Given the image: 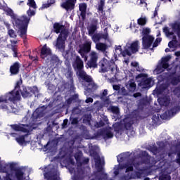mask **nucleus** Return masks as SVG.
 <instances>
[{"instance_id": "obj_30", "label": "nucleus", "mask_w": 180, "mask_h": 180, "mask_svg": "<svg viewBox=\"0 0 180 180\" xmlns=\"http://www.w3.org/2000/svg\"><path fill=\"white\" fill-rule=\"evenodd\" d=\"M25 137H27V134L20 136L19 137L15 138V141L20 146H23L26 143Z\"/></svg>"}, {"instance_id": "obj_29", "label": "nucleus", "mask_w": 180, "mask_h": 180, "mask_svg": "<svg viewBox=\"0 0 180 180\" xmlns=\"http://www.w3.org/2000/svg\"><path fill=\"white\" fill-rule=\"evenodd\" d=\"M131 155V153H130V152H126L124 153H121L118 157L120 158L117 160V161H120V162L124 161V160H127L129 158H130V156Z\"/></svg>"}, {"instance_id": "obj_26", "label": "nucleus", "mask_w": 180, "mask_h": 180, "mask_svg": "<svg viewBox=\"0 0 180 180\" xmlns=\"http://www.w3.org/2000/svg\"><path fill=\"white\" fill-rule=\"evenodd\" d=\"M96 49L98 51H102V53H105V51L108 50V45L105 43L98 42L96 44Z\"/></svg>"}, {"instance_id": "obj_36", "label": "nucleus", "mask_w": 180, "mask_h": 180, "mask_svg": "<svg viewBox=\"0 0 180 180\" xmlns=\"http://www.w3.org/2000/svg\"><path fill=\"white\" fill-rule=\"evenodd\" d=\"M105 7V0H100V2L98 6V12H101V13H103V8Z\"/></svg>"}, {"instance_id": "obj_34", "label": "nucleus", "mask_w": 180, "mask_h": 180, "mask_svg": "<svg viewBox=\"0 0 180 180\" xmlns=\"http://www.w3.org/2000/svg\"><path fill=\"white\" fill-rule=\"evenodd\" d=\"M28 90L30 91L32 96L34 95L36 96V95L39 94V88H37L36 86L28 88Z\"/></svg>"}, {"instance_id": "obj_16", "label": "nucleus", "mask_w": 180, "mask_h": 180, "mask_svg": "<svg viewBox=\"0 0 180 180\" xmlns=\"http://www.w3.org/2000/svg\"><path fill=\"white\" fill-rule=\"evenodd\" d=\"M75 4H77V0H65L61 4L60 6L65 9L67 12H69L75 8Z\"/></svg>"}, {"instance_id": "obj_24", "label": "nucleus", "mask_w": 180, "mask_h": 180, "mask_svg": "<svg viewBox=\"0 0 180 180\" xmlns=\"http://www.w3.org/2000/svg\"><path fill=\"white\" fill-rule=\"evenodd\" d=\"M79 76L83 81H85V82H87L88 84L92 82L94 80L92 79V77L88 75H86V72H79Z\"/></svg>"}, {"instance_id": "obj_9", "label": "nucleus", "mask_w": 180, "mask_h": 180, "mask_svg": "<svg viewBox=\"0 0 180 180\" xmlns=\"http://www.w3.org/2000/svg\"><path fill=\"white\" fill-rule=\"evenodd\" d=\"M6 12V15L11 17L13 26H15L18 29V32H20V16L15 14L11 8H8Z\"/></svg>"}, {"instance_id": "obj_35", "label": "nucleus", "mask_w": 180, "mask_h": 180, "mask_svg": "<svg viewBox=\"0 0 180 180\" xmlns=\"http://www.w3.org/2000/svg\"><path fill=\"white\" fill-rule=\"evenodd\" d=\"M20 92L22 98H30V96H32V94L30 93V91H27V89H26V87L23 88V91H20Z\"/></svg>"}, {"instance_id": "obj_56", "label": "nucleus", "mask_w": 180, "mask_h": 180, "mask_svg": "<svg viewBox=\"0 0 180 180\" xmlns=\"http://www.w3.org/2000/svg\"><path fill=\"white\" fill-rule=\"evenodd\" d=\"M73 73L71 70L67 72V77L70 79V82H74V79L72 78Z\"/></svg>"}, {"instance_id": "obj_46", "label": "nucleus", "mask_w": 180, "mask_h": 180, "mask_svg": "<svg viewBox=\"0 0 180 180\" xmlns=\"http://www.w3.org/2000/svg\"><path fill=\"white\" fill-rule=\"evenodd\" d=\"M89 158H84V159H82V161L79 162L78 167H82V165H86V164H89Z\"/></svg>"}, {"instance_id": "obj_44", "label": "nucleus", "mask_w": 180, "mask_h": 180, "mask_svg": "<svg viewBox=\"0 0 180 180\" xmlns=\"http://www.w3.org/2000/svg\"><path fill=\"white\" fill-rule=\"evenodd\" d=\"M162 105L163 106H169L171 103V100L167 97L162 98Z\"/></svg>"}, {"instance_id": "obj_45", "label": "nucleus", "mask_w": 180, "mask_h": 180, "mask_svg": "<svg viewBox=\"0 0 180 180\" xmlns=\"http://www.w3.org/2000/svg\"><path fill=\"white\" fill-rule=\"evenodd\" d=\"M180 111V107L179 106H176L170 109L169 111V113H172L173 115H176L178 112Z\"/></svg>"}, {"instance_id": "obj_13", "label": "nucleus", "mask_w": 180, "mask_h": 180, "mask_svg": "<svg viewBox=\"0 0 180 180\" xmlns=\"http://www.w3.org/2000/svg\"><path fill=\"white\" fill-rule=\"evenodd\" d=\"M154 43V37L143 36L142 38V47L143 50H148Z\"/></svg>"}, {"instance_id": "obj_62", "label": "nucleus", "mask_w": 180, "mask_h": 180, "mask_svg": "<svg viewBox=\"0 0 180 180\" xmlns=\"http://www.w3.org/2000/svg\"><path fill=\"white\" fill-rule=\"evenodd\" d=\"M136 71H138V72H144V68H143L142 67H140V65H139L136 68Z\"/></svg>"}, {"instance_id": "obj_4", "label": "nucleus", "mask_w": 180, "mask_h": 180, "mask_svg": "<svg viewBox=\"0 0 180 180\" xmlns=\"http://www.w3.org/2000/svg\"><path fill=\"white\" fill-rule=\"evenodd\" d=\"M142 119L143 116H141V111L135 110L131 112L130 117H127L123 120L124 127L126 130H130L131 126L134 124V122H139V120H141Z\"/></svg>"}, {"instance_id": "obj_25", "label": "nucleus", "mask_w": 180, "mask_h": 180, "mask_svg": "<svg viewBox=\"0 0 180 180\" xmlns=\"http://www.w3.org/2000/svg\"><path fill=\"white\" fill-rule=\"evenodd\" d=\"M98 89V85L95 84V82L93 81L90 83L88 84L87 87H86V91L89 94H93V92H95Z\"/></svg>"}, {"instance_id": "obj_21", "label": "nucleus", "mask_w": 180, "mask_h": 180, "mask_svg": "<svg viewBox=\"0 0 180 180\" xmlns=\"http://www.w3.org/2000/svg\"><path fill=\"white\" fill-rule=\"evenodd\" d=\"M20 72V63L15 62L10 66L11 75H18Z\"/></svg>"}, {"instance_id": "obj_42", "label": "nucleus", "mask_w": 180, "mask_h": 180, "mask_svg": "<svg viewBox=\"0 0 180 180\" xmlns=\"http://www.w3.org/2000/svg\"><path fill=\"white\" fill-rule=\"evenodd\" d=\"M0 172H2L3 174L8 172V164H5L4 165H3L0 162Z\"/></svg>"}, {"instance_id": "obj_12", "label": "nucleus", "mask_w": 180, "mask_h": 180, "mask_svg": "<svg viewBox=\"0 0 180 180\" xmlns=\"http://www.w3.org/2000/svg\"><path fill=\"white\" fill-rule=\"evenodd\" d=\"M91 39L93 40L94 43H99L102 39L104 40H107L109 37V33H108V27L104 29V34L103 33H96L91 36Z\"/></svg>"}, {"instance_id": "obj_5", "label": "nucleus", "mask_w": 180, "mask_h": 180, "mask_svg": "<svg viewBox=\"0 0 180 180\" xmlns=\"http://www.w3.org/2000/svg\"><path fill=\"white\" fill-rule=\"evenodd\" d=\"M96 172H94L96 180H108V174L103 171V167L102 166V159L101 156L98 155L94 158Z\"/></svg>"}, {"instance_id": "obj_17", "label": "nucleus", "mask_w": 180, "mask_h": 180, "mask_svg": "<svg viewBox=\"0 0 180 180\" xmlns=\"http://www.w3.org/2000/svg\"><path fill=\"white\" fill-rule=\"evenodd\" d=\"M72 67L75 70H77L79 72H83L84 70V61L81 59L79 56H77L75 60V62L72 65Z\"/></svg>"}, {"instance_id": "obj_23", "label": "nucleus", "mask_w": 180, "mask_h": 180, "mask_svg": "<svg viewBox=\"0 0 180 180\" xmlns=\"http://www.w3.org/2000/svg\"><path fill=\"white\" fill-rule=\"evenodd\" d=\"M48 56H51V49H50V48H47L46 45H44L41 49L40 57L44 60V58L48 57Z\"/></svg>"}, {"instance_id": "obj_40", "label": "nucleus", "mask_w": 180, "mask_h": 180, "mask_svg": "<svg viewBox=\"0 0 180 180\" xmlns=\"http://www.w3.org/2000/svg\"><path fill=\"white\" fill-rule=\"evenodd\" d=\"M75 99H78V96L77 94H75L72 97H70L69 98H68L66 100V103L68 105H71V103H72V102H74Z\"/></svg>"}, {"instance_id": "obj_22", "label": "nucleus", "mask_w": 180, "mask_h": 180, "mask_svg": "<svg viewBox=\"0 0 180 180\" xmlns=\"http://www.w3.org/2000/svg\"><path fill=\"white\" fill-rule=\"evenodd\" d=\"M86 3H82L79 5V11L82 20H85L86 19Z\"/></svg>"}, {"instance_id": "obj_43", "label": "nucleus", "mask_w": 180, "mask_h": 180, "mask_svg": "<svg viewBox=\"0 0 180 180\" xmlns=\"http://www.w3.org/2000/svg\"><path fill=\"white\" fill-rule=\"evenodd\" d=\"M8 34L12 39H16L17 37L16 32H15V30H13V29L8 30Z\"/></svg>"}, {"instance_id": "obj_20", "label": "nucleus", "mask_w": 180, "mask_h": 180, "mask_svg": "<svg viewBox=\"0 0 180 180\" xmlns=\"http://www.w3.org/2000/svg\"><path fill=\"white\" fill-rule=\"evenodd\" d=\"M125 88H127L128 92H136L137 89V84H136V81L134 79H130L126 84Z\"/></svg>"}, {"instance_id": "obj_47", "label": "nucleus", "mask_w": 180, "mask_h": 180, "mask_svg": "<svg viewBox=\"0 0 180 180\" xmlns=\"http://www.w3.org/2000/svg\"><path fill=\"white\" fill-rule=\"evenodd\" d=\"M159 180H171V176L168 174H162L159 176Z\"/></svg>"}, {"instance_id": "obj_59", "label": "nucleus", "mask_w": 180, "mask_h": 180, "mask_svg": "<svg viewBox=\"0 0 180 180\" xmlns=\"http://www.w3.org/2000/svg\"><path fill=\"white\" fill-rule=\"evenodd\" d=\"M146 105V103L144 102H139V105H138V108L141 109V110L142 111L143 109H144V106Z\"/></svg>"}, {"instance_id": "obj_32", "label": "nucleus", "mask_w": 180, "mask_h": 180, "mask_svg": "<svg viewBox=\"0 0 180 180\" xmlns=\"http://www.w3.org/2000/svg\"><path fill=\"white\" fill-rule=\"evenodd\" d=\"M65 43V39H63V38L58 37L56 42V47L61 50L64 47V44Z\"/></svg>"}, {"instance_id": "obj_7", "label": "nucleus", "mask_w": 180, "mask_h": 180, "mask_svg": "<svg viewBox=\"0 0 180 180\" xmlns=\"http://www.w3.org/2000/svg\"><path fill=\"white\" fill-rule=\"evenodd\" d=\"M91 41H85L83 44L79 45L78 53L80 54L82 58H84V61L88 60V53L91 52Z\"/></svg>"}, {"instance_id": "obj_15", "label": "nucleus", "mask_w": 180, "mask_h": 180, "mask_svg": "<svg viewBox=\"0 0 180 180\" xmlns=\"http://www.w3.org/2000/svg\"><path fill=\"white\" fill-rule=\"evenodd\" d=\"M11 128L15 131H21L22 133H29L30 126H29V124H14L11 125Z\"/></svg>"}, {"instance_id": "obj_31", "label": "nucleus", "mask_w": 180, "mask_h": 180, "mask_svg": "<svg viewBox=\"0 0 180 180\" xmlns=\"http://www.w3.org/2000/svg\"><path fill=\"white\" fill-rule=\"evenodd\" d=\"M59 33H60V34L58 35L59 39H63V40H67V39L68 37V30L65 28Z\"/></svg>"}, {"instance_id": "obj_49", "label": "nucleus", "mask_w": 180, "mask_h": 180, "mask_svg": "<svg viewBox=\"0 0 180 180\" xmlns=\"http://www.w3.org/2000/svg\"><path fill=\"white\" fill-rule=\"evenodd\" d=\"M176 43H178V41L172 40L168 43V47L169 49H175L176 47Z\"/></svg>"}, {"instance_id": "obj_50", "label": "nucleus", "mask_w": 180, "mask_h": 180, "mask_svg": "<svg viewBox=\"0 0 180 180\" xmlns=\"http://www.w3.org/2000/svg\"><path fill=\"white\" fill-rule=\"evenodd\" d=\"M70 120L71 122V124H72L73 126L75 125V124H78V123L79 122V120H78V117H70Z\"/></svg>"}, {"instance_id": "obj_19", "label": "nucleus", "mask_w": 180, "mask_h": 180, "mask_svg": "<svg viewBox=\"0 0 180 180\" xmlns=\"http://www.w3.org/2000/svg\"><path fill=\"white\" fill-rule=\"evenodd\" d=\"M89 36H92L95 34V32L96 30H98V19L94 18L91 20V24L90 26L87 28Z\"/></svg>"}, {"instance_id": "obj_14", "label": "nucleus", "mask_w": 180, "mask_h": 180, "mask_svg": "<svg viewBox=\"0 0 180 180\" xmlns=\"http://www.w3.org/2000/svg\"><path fill=\"white\" fill-rule=\"evenodd\" d=\"M46 109L45 106L39 107L33 112L31 120L32 122H37V119H40V117H43L44 115V110Z\"/></svg>"}, {"instance_id": "obj_28", "label": "nucleus", "mask_w": 180, "mask_h": 180, "mask_svg": "<svg viewBox=\"0 0 180 180\" xmlns=\"http://www.w3.org/2000/svg\"><path fill=\"white\" fill-rule=\"evenodd\" d=\"M129 50L131 51L132 54H134L139 51V41L132 42L129 46Z\"/></svg>"}, {"instance_id": "obj_41", "label": "nucleus", "mask_w": 180, "mask_h": 180, "mask_svg": "<svg viewBox=\"0 0 180 180\" xmlns=\"http://www.w3.org/2000/svg\"><path fill=\"white\" fill-rule=\"evenodd\" d=\"M163 32L166 34L167 37H169V36H174V32L169 31V28L168 27H165L163 28Z\"/></svg>"}, {"instance_id": "obj_63", "label": "nucleus", "mask_w": 180, "mask_h": 180, "mask_svg": "<svg viewBox=\"0 0 180 180\" xmlns=\"http://www.w3.org/2000/svg\"><path fill=\"white\" fill-rule=\"evenodd\" d=\"M5 174H6V177H5V180H12V179L11 178V173H8L7 172Z\"/></svg>"}, {"instance_id": "obj_18", "label": "nucleus", "mask_w": 180, "mask_h": 180, "mask_svg": "<svg viewBox=\"0 0 180 180\" xmlns=\"http://www.w3.org/2000/svg\"><path fill=\"white\" fill-rule=\"evenodd\" d=\"M112 127L104 128L98 132L99 136H102L104 140H108V139H113V132L110 131Z\"/></svg>"}, {"instance_id": "obj_6", "label": "nucleus", "mask_w": 180, "mask_h": 180, "mask_svg": "<svg viewBox=\"0 0 180 180\" xmlns=\"http://www.w3.org/2000/svg\"><path fill=\"white\" fill-rule=\"evenodd\" d=\"M8 101L13 102V103L20 101V93L19 91L13 90L4 96H0V103H8Z\"/></svg>"}, {"instance_id": "obj_3", "label": "nucleus", "mask_w": 180, "mask_h": 180, "mask_svg": "<svg viewBox=\"0 0 180 180\" xmlns=\"http://www.w3.org/2000/svg\"><path fill=\"white\" fill-rule=\"evenodd\" d=\"M27 15H28V16L26 15L20 16V37L24 40L27 39V27H29V23H30L32 16L36 15V11L32 10V8H30L27 11Z\"/></svg>"}, {"instance_id": "obj_2", "label": "nucleus", "mask_w": 180, "mask_h": 180, "mask_svg": "<svg viewBox=\"0 0 180 180\" xmlns=\"http://www.w3.org/2000/svg\"><path fill=\"white\" fill-rule=\"evenodd\" d=\"M90 60L87 62V65L89 68H98L99 67V72H108V71H111L113 72L115 71V60L103 58L98 63V53L95 51H91L89 54Z\"/></svg>"}, {"instance_id": "obj_33", "label": "nucleus", "mask_w": 180, "mask_h": 180, "mask_svg": "<svg viewBox=\"0 0 180 180\" xmlns=\"http://www.w3.org/2000/svg\"><path fill=\"white\" fill-rule=\"evenodd\" d=\"M108 110L113 113V115H119L120 113V110H119V107L111 105L108 108Z\"/></svg>"}, {"instance_id": "obj_54", "label": "nucleus", "mask_w": 180, "mask_h": 180, "mask_svg": "<svg viewBox=\"0 0 180 180\" xmlns=\"http://www.w3.org/2000/svg\"><path fill=\"white\" fill-rule=\"evenodd\" d=\"M121 180H130L131 179V175L130 174V173H128L125 175H123L120 177Z\"/></svg>"}, {"instance_id": "obj_53", "label": "nucleus", "mask_w": 180, "mask_h": 180, "mask_svg": "<svg viewBox=\"0 0 180 180\" xmlns=\"http://www.w3.org/2000/svg\"><path fill=\"white\" fill-rule=\"evenodd\" d=\"M75 158L76 160V162L77 164V166L79 165V162L81 161L82 157L81 156V155L79 153H76L75 155Z\"/></svg>"}, {"instance_id": "obj_48", "label": "nucleus", "mask_w": 180, "mask_h": 180, "mask_svg": "<svg viewBox=\"0 0 180 180\" xmlns=\"http://www.w3.org/2000/svg\"><path fill=\"white\" fill-rule=\"evenodd\" d=\"M180 82V76L174 77L172 79V84L173 85H178Z\"/></svg>"}, {"instance_id": "obj_51", "label": "nucleus", "mask_w": 180, "mask_h": 180, "mask_svg": "<svg viewBox=\"0 0 180 180\" xmlns=\"http://www.w3.org/2000/svg\"><path fill=\"white\" fill-rule=\"evenodd\" d=\"M120 54H122V57H126L127 56H131V53H130V51L129 49H125L123 51V49L120 51Z\"/></svg>"}, {"instance_id": "obj_58", "label": "nucleus", "mask_w": 180, "mask_h": 180, "mask_svg": "<svg viewBox=\"0 0 180 180\" xmlns=\"http://www.w3.org/2000/svg\"><path fill=\"white\" fill-rule=\"evenodd\" d=\"M120 130H122V127H120V125H114V131H116V133H120Z\"/></svg>"}, {"instance_id": "obj_8", "label": "nucleus", "mask_w": 180, "mask_h": 180, "mask_svg": "<svg viewBox=\"0 0 180 180\" xmlns=\"http://www.w3.org/2000/svg\"><path fill=\"white\" fill-rule=\"evenodd\" d=\"M171 60V56H167L165 57H163L161 58V60L158 62L157 66H156V71L159 74H161V72H164L165 70H167V68H169V63H168Z\"/></svg>"}, {"instance_id": "obj_57", "label": "nucleus", "mask_w": 180, "mask_h": 180, "mask_svg": "<svg viewBox=\"0 0 180 180\" xmlns=\"http://www.w3.org/2000/svg\"><path fill=\"white\" fill-rule=\"evenodd\" d=\"M68 127V119H65L62 124V129H67Z\"/></svg>"}, {"instance_id": "obj_11", "label": "nucleus", "mask_w": 180, "mask_h": 180, "mask_svg": "<svg viewBox=\"0 0 180 180\" xmlns=\"http://www.w3.org/2000/svg\"><path fill=\"white\" fill-rule=\"evenodd\" d=\"M9 167L11 171L14 172V175L17 180H25V172L22 168L16 167L15 163H11Z\"/></svg>"}, {"instance_id": "obj_27", "label": "nucleus", "mask_w": 180, "mask_h": 180, "mask_svg": "<svg viewBox=\"0 0 180 180\" xmlns=\"http://www.w3.org/2000/svg\"><path fill=\"white\" fill-rule=\"evenodd\" d=\"M65 28V26L63 25L60 24V22H55L53 24V30L56 34L60 33V32Z\"/></svg>"}, {"instance_id": "obj_61", "label": "nucleus", "mask_w": 180, "mask_h": 180, "mask_svg": "<svg viewBox=\"0 0 180 180\" xmlns=\"http://www.w3.org/2000/svg\"><path fill=\"white\" fill-rule=\"evenodd\" d=\"M51 63H56L58 62V57L53 56L51 58Z\"/></svg>"}, {"instance_id": "obj_1", "label": "nucleus", "mask_w": 180, "mask_h": 180, "mask_svg": "<svg viewBox=\"0 0 180 180\" xmlns=\"http://www.w3.org/2000/svg\"><path fill=\"white\" fill-rule=\"evenodd\" d=\"M139 158H141L140 162H134V158L131 160V162H127L121 166V169L126 168V172H131L134 167L136 171H141V172H146V171H150L151 168L155 167V164L158 162L155 160V158L150 155L146 150H141L138 154Z\"/></svg>"}, {"instance_id": "obj_60", "label": "nucleus", "mask_w": 180, "mask_h": 180, "mask_svg": "<svg viewBox=\"0 0 180 180\" xmlns=\"http://www.w3.org/2000/svg\"><path fill=\"white\" fill-rule=\"evenodd\" d=\"M12 51H13V57H18V48L13 46L12 48Z\"/></svg>"}, {"instance_id": "obj_10", "label": "nucleus", "mask_w": 180, "mask_h": 180, "mask_svg": "<svg viewBox=\"0 0 180 180\" xmlns=\"http://www.w3.org/2000/svg\"><path fill=\"white\" fill-rule=\"evenodd\" d=\"M148 75L146 73H140L138 75L136 76V79H141V81L139 82V86H141V88H149V86H151V79L148 78Z\"/></svg>"}, {"instance_id": "obj_55", "label": "nucleus", "mask_w": 180, "mask_h": 180, "mask_svg": "<svg viewBox=\"0 0 180 180\" xmlns=\"http://www.w3.org/2000/svg\"><path fill=\"white\" fill-rule=\"evenodd\" d=\"M162 40V39L161 38H157L153 44V48L158 47V44L161 43Z\"/></svg>"}, {"instance_id": "obj_52", "label": "nucleus", "mask_w": 180, "mask_h": 180, "mask_svg": "<svg viewBox=\"0 0 180 180\" xmlns=\"http://www.w3.org/2000/svg\"><path fill=\"white\" fill-rule=\"evenodd\" d=\"M143 36H151L150 33H151V30L150 28H143L142 31Z\"/></svg>"}, {"instance_id": "obj_38", "label": "nucleus", "mask_w": 180, "mask_h": 180, "mask_svg": "<svg viewBox=\"0 0 180 180\" xmlns=\"http://www.w3.org/2000/svg\"><path fill=\"white\" fill-rule=\"evenodd\" d=\"M27 5L32 9H37V5L36 4V1L34 0H28Z\"/></svg>"}, {"instance_id": "obj_64", "label": "nucleus", "mask_w": 180, "mask_h": 180, "mask_svg": "<svg viewBox=\"0 0 180 180\" xmlns=\"http://www.w3.org/2000/svg\"><path fill=\"white\" fill-rule=\"evenodd\" d=\"M177 157L178 158L176 159V162H177V164H180V150L177 153Z\"/></svg>"}, {"instance_id": "obj_37", "label": "nucleus", "mask_w": 180, "mask_h": 180, "mask_svg": "<svg viewBox=\"0 0 180 180\" xmlns=\"http://www.w3.org/2000/svg\"><path fill=\"white\" fill-rule=\"evenodd\" d=\"M148 150L153 154V155H157L160 153V149L157 146H150Z\"/></svg>"}, {"instance_id": "obj_39", "label": "nucleus", "mask_w": 180, "mask_h": 180, "mask_svg": "<svg viewBox=\"0 0 180 180\" xmlns=\"http://www.w3.org/2000/svg\"><path fill=\"white\" fill-rule=\"evenodd\" d=\"M137 23L139 26H146L147 24V19L146 18H140L137 20Z\"/></svg>"}]
</instances>
